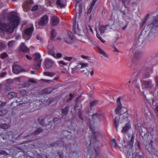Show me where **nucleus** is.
<instances>
[{
	"instance_id": "393cba45",
	"label": "nucleus",
	"mask_w": 158,
	"mask_h": 158,
	"mask_svg": "<svg viewBox=\"0 0 158 158\" xmlns=\"http://www.w3.org/2000/svg\"><path fill=\"white\" fill-rule=\"evenodd\" d=\"M69 107H66L62 110V113L63 115L67 114L68 113V109Z\"/></svg>"
},
{
	"instance_id": "a19ab883",
	"label": "nucleus",
	"mask_w": 158,
	"mask_h": 158,
	"mask_svg": "<svg viewBox=\"0 0 158 158\" xmlns=\"http://www.w3.org/2000/svg\"><path fill=\"white\" fill-rule=\"evenodd\" d=\"M75 94H70V98L69 99L67 100V102H69L71 101V100L74 97Z\"/></svg>"
},
{
	"instance_id": "3c124183",
	"label": "nucleus",
	"mask_w": 158,
	"mask_h": 158,
	"mask_svg": "<svg viewBox=\"0 0 158 158\" xmlns=\"http://www.w3.org/2000/svg\"><path fill=\"white\" fill-rule=\"evenodd\" d=\"M155 79L156 84L158 86V76H156Z\"/></svg>"
},
{
	"instance_id": "bf43d9fd",
	"label": "nucleus",
	"mask_w": 158,
	"mask_h": 158,
	"mask_svg": "<svg viewBox=\"0 0 158 158\" xmlns=\"http://www.w3.org/2000/svg\"><path fill=\"white\" fill-rule=\"evenodd\" d=\"M92 144H95V143H94V141L92 139H91L90 141V145L91 146Z\"/></svg>"
},
{
	"instance_id": "b1692460",
	"label": "nucleus",
	"mask_w": 158,
	"mask_h": 158,
	"mask_svg": "<svg viewBox=\"0 0 158 158\" xmlns=\"http://www.w3.org/2000/svg\"><path fill=\"white\" fill-rule=\"evenodd\" d=\"M56 4L60 7H63L65 6L64 3L62 2L60 0H57Z\"/></svg>"
},
{
	"instance_id": "412c9836",
	"label": "nucleus",
	"mask_w": 158,
	"mask_h": 158,
	"mask_svg": "<svg viewBox=\"0 0 158 158\" xmlns=\"http://www.w3.org/2000/svg\"><path fill=\"white\" fill-rule=\"evenodd\" d=\"M33 3V1L32 0H27V2H26V5H23L24 8H25L26 9H27L29 8L28 4H31ZM25 11H27V10H24Z\"/></svg>"
},
{
	"instance_id": "6e6d98bb",
	"label": "nucleus",
	"mask_w": 158,
	"mask_h": 158,
	"mask_svg": "<svg viewBox=\"0 0 158 158\" xmlns=\"http://www.w3.org/2000/svg\"><path fill=\"white\" fill-rule=\"evenodd\" d=\"M59 120V118H54L53 119V122H55L57 121H58Z\"/></svg>"
},
{
	"instance_id": "6ab92c4d",
	"label": "nucleus",
	"mask_w": 158,
	"mask_h": 158,
	"mask_svg": "<svg viewBox=\"0 0 158 158\" xmlns=\"http://www.w3.org/2000/svg\"><path fill=\"white\" fill-rule=\"evenodd\" d=\"M70 34H70L69 33H68V39L65 40L69 44L73 41L74 38V37L72 35V33L71 32H70Z\"/></svg>"
},
{
	"instance_id": "a18cd8bd",
	"label": "nucleus",
	"mask_w": 158,
	"mask_h": 158,
	"mask_svg": "<svg viewBox=\"0 0 158 158\" xmlns=\"http://www.w3.org/2000/svg\"><path fill=\"white\" fill-rule=\"evenodd\" d=\"M59 64L60 66H62L63 65H66V64L65 63L64 61L63 60L60 61L59 62Z\"/></svg>"
},
{
	"instance_id": "f257e3e1",
	"label": "nucleus",
	"mask_w": 158,
	"mask_h": 158,
	"mask_svg": "<svg viewBox=\"0 0 158 158\" xmlns=\"http://www.w3.org/2000/svg\"><path fill=\"white\" fill-rule=\"evenodd\" d=\"M9 23H2L0 20V33L6 32L8 34L13 32L15 28L19 24L20 20L19 17L15 13L12 12L9 13L7 17Z\"/></svg>"
},
{
	"instance_id": "f3484780",
	"label": "nucleus",
	"mask_w": 158,
	"mask_h": 158,
	"mask_svg": "<svg viewBox=\"0 0 158 158\" xmlns=\"http://www.w3.org/2000/svg\"><path fill=\"white\" fill-rule=\"evenodd\" d=\"M108 26V25L106 26H100L98 28V30L102 33L105 32L106 30L107 27Z\"/></svg>"
},
{
	"instance_id": "37998d69",
	"label": "nucleus",
	"mask_w": 158,
	"mask_h": 158,
	"mask_svg": "<svg viewBox=\"0 0 158 158\" xmlns=\"http://www.w3.org/2000/svg\"><path fill=\"white\" fill-rule=\"evenodd\" d=\"M64 59L68 61H70L72 59V57H64Z\"/></svg>"
},
{
	"instance_id": "bb28decb",
	"label": "nucleus",
	"mask_w": 158,
	"mask_h": 158,
	"mask_svg": "<svg viewBox=\"0 0 158 158\" xmlns=\"http://www.w3.org/2000/svg\"><path fill=\"white\" fill-rule=\"evenodd\" d=\"M52 91V89L51 88H48L47 89H44L43 91V93L44 94H50V93Z\"/></svg>"
},
{
	"instance_id": "6e6552de",
	"label": "nucleus",
	"mask_w": 158,
	"mask_h": 158,
	"mask_svg": "<svg viewBox=\"0 0 158 158\" xmlns=\"http://www.w3.org/2000/svg\"><path fill=\"white\" fill-rule=\"evenodd\" d=\"M33 31V28L32 27L26 29L24 31V34L23 35L24 38L26 40L29 39Z\"/></svg>"
},
{
	"instance_id": "09e8293b",
	"label": "nucleus",
	"mask_w": 158,
	"mask_h": 158,
	"mask_svg": "<svg viewBox=\"0 0 158 158\" xmlns=\"http://www.w3.org/2000/svg\"><path fill=\"white\" fill-rule=\"evenodd\" d=\"M150 75L149 73H147V74H144L143 75V77L144 78H148L149 77Z\"/></svg>"
},
{
	"instance_id": "ddd939ff",
	"label": "nucleus",
	"mask_w": 158,
	"mask_h": 158,
	"mask_svg": "<svg viewBox=\"0 0 158 158\" xmlns=\"http://www.w3.org/2000/svg\"><path fill=\"white\" fill-rule=\"evenodd\" d=\"M120 117L119 115H118L115 117L114 120V124L115 128L117 131H118V127L119 124L122 123L123 122L120 121Z\"/></svg>"
},
{
	"instance_id": "0eeeda50",
	"label": "nucleus",
	"mask_w": 158,
	"mask_h": 158,
	"mask_svg": "<svg viewBox=\"0 0 158 158\" xmlns=\"http://www.w3.org/2000/svg\"><path fill=\"white\" fill-rule=\"evenodd\" d=\"M49 21L48 17L47 15H45L42 17L40 21L38 22V24L40 26H44L46 25Z\"/></svg>"
},
{
	"instance_id": "1a4fd4ad",
	"label": "nucleus",
	"mask_w": 158,
	"mask_h": 158,
	"mask_svg": "<svg viewBox=\"0 0 158 158\" xmlns=\"http://www.w3.org/2000/svg\"><path fill=\"white\" fill-rule=\"evenodd\" d=\"M128 137L129 138L128 146L130 148H131L133 147L134 143L135 134L133 133L131 135H128Z\"/></svg>"
},
{
	"instance_id": "0e129e2a",
	"label": "nucleus",
	"mask_w": 158,
	"mask_h": 158,
	"mask_svg": "<svg viewBox=\"0 0 158 158\" xmlns=\"http://www.w3.org/2000/svg\"><path fill=\"white\" fill-rule=\"evenodd\" d=\"M44 81H46V82H49V81H51V80H44Z\"/></svg>"
},
{
	"instance_id": "4c0bfd02",
	"label": "nucleus",
	"mask_w": 158,
	"mask_h": 158,
	"mask_svg": "<svg viewBox=\"0 0 158 158\" xmlns=\"http://www.w3.org/2000/svg\"><path fill=\"white\" fill-rule=\"evenodd\" d=\"M97 103V102L95 100H93L92 102H91L90 104V106L92 107L94 105L96 104Z\"/></svg>"
},
{
	"instance_id": "774afa93",
	"label": "nucleus",
	"mask_w": 158,
	"mask_h": 158,
	"mask_svg": "<svg viewBox=\"0 0 158 158\" xmlns=\"http://www.w3.org/2000/svg\"><path fill=\"white\" fill-rule=\"evenodd\" d=\"M144 24H143V23H141L140 24V26L142 27L144 25Z\"/></svg>"
},
{
	"instance_id": "9d476101",
	"label": "nucleus",
	"mask_w": 158,
	"mask_h": 158,
	"mask_svg": "<svg viewBox=\"0 0 158 158\" xmlns=\"http://www.w3.org/2000/svg\"><path fill=\"white\" fill-rule=\"evenodd\" d=\"M60 19L57 16H54L51 17V23L53 26L57 25L60 22Z\"/></svg>"
},
{
	"instance_id": "8fccbe9b",
	"label": "nucleus",
	"mask_w": 158,
	"mask_h": 158,
	"mask_svg": "<svg viewBox=\"0 0 158 158\" xmlns=\"http://www.w3.org/2000/svg\"><path fill=\"white\" fill-rule=\"evenodd\" d=\"M20 93L22 94L23 95H25L26 94L27 91L25 90H22L20 91Z\"/></svg>"
},
{
	"instance_id": "c85d7f7f",
	"label": "nucleus",
	"mask_w": 158,
	"mask_h": 158,
	"mask_svg": "<svg viewBox=\"0 0 158 158\" xmlns=\"http://www.w3.org/2000/svg\"><path fill=\"white\" fill-rule=\"evenodd\" d=\"M48 53L49 54L52 55L53 57H55V54L54 50L52 49H50L48 50Z\"/></svg>"
},
{
	"instance_id": "79ce46f5",
	"label": "nucleus",
	"mask_w": 158,
	"mask_h": 158,
	"mask_svg": "<svg viewBox=\"0 0 158 158\" xmlns=\"http://www.w3.org/2000/svg\"><path fill=\"white\" fill-rule=\"evenodd\" d=\"M7 56V53L5 52H4L2 54L1 56V57L2 59H4Z\"/></svg>"
},
{
	"instance_id": "dca6fc26",
	"label": "nucleus",
	"mask_w": 158,
	"mask_h": 158,
	"mask_svg": "<svg viewBox=\"0 0 158 158\" xmlns=\"http://www.w3.org/2000/svg\"><path fill=\"white\" fill-rule=\"evenodd\" d=\"M22 71V68L19 65H15L13 67V71L15 74H17Z\"/></svg>"
},
{
	"instance_id": "58836bf2",
	"label": "nucleus",
	"mask_w": 158,
	"mask_h": 158,
	"mask_svg": "<svg viewBox=\"0 0 158 158\" xmlns=\"http://www.w3.org/2000/svg\"><path fill=\"white\" fill-rule=\"evenodd\" d=\"M112 144L114 147H117V145L115 139H113L112 140Z\"/></svg>"
},
{
	"instance_id": "7c9ffc66",
	"label": "nucleus",
	"mask_w": 158,
	"mask_h": 158,
	"mask_svg": "<svg viewBox=\"0 0 158 158\" xmlns=\"http://www.w3.org/2000/svg\"><path fill=\"white\" fill-rule=\"evenodd\" d=\"M44 74L45 76L51 77H52L54 75V74L53 73L48 72H44Z\"/></svg>"
},
{
	"instance_id": "7ed1b4c3",
	"label": "nucleus",
	"mask_w": 158,
	"mask_h": 158,
	"mask_svg": "<svg viewBox=\"0 0 158 158\" xmlns=\"http://www.w3.org/2000/svg\"><path fill=\"white\" fill-rule=\"evenodd\" d=\"M76 23H74L73 25V28L74 30V31L75 33H76L77 34H78L79 35H80V33L79 32V29H80V30L81 31V30H82L83 31H85L86 30L85 29H88V28H89L90 30L92 31L93 32V29L91 28V27L90 26H88V27H86L85 24L84 23L83 24V26H82V27H79V26L77 25V28H76Z\"/></svg>"
},
{
	"instance_id": "39448f33",
	"label": "nucleus",
	"mask_w": 158,
	"mask_h": 158,
	"mask_svg": "<svg viewBox=\"0 0 158 158\" xmlns=\"http://www.w3.org/2000/svg\"><path fill=\"white\" fill-rule=\"evenodd\" d=\"M33 57L36 64L35 66V68L37 69H39L41 66L42 60L40 59V55L38 53H36L34 54Z\"/></svg>"
},
{
	"instance_id": "69168bd1",
	"label": "nucleus",
	"mask_w": 158,
	"mask_h": 158,
	"mask_svg": "<svg viewBox=\"0 0 158 158\" xmlns=\"http://www.w3.org/2000/svg\"><path fill=\"white\" fill-rule=\"evenodd\" d=\"M82 57L83 58V59H85V58H87V57L86 56H83V55H82Z\"/></svg>"
},
{
	"instance_id": "a878e982",
	"label": "nucleus",
	"mask_w": 158,
	"mask_h": 158,
	"mask_svg": "<svg viewBox=\"0 0 158 158\" xmlns=\"http://www.w3.org/2000/svg\"><path fill=\"white\" fill-rule=\"evenodd\" d=\"M99 49V52L100 54L103 56H104L105 57H107V55L106 54L105 51L103 50L102 49L98 48Z\"/></svg>"
},
{
	"instance_id": "de8ad7c7",
	"label": "nucleus",
	"mask_w": 158,
	"mask_h": 158,
	"mask_svg": "<svg viewBox=\"0 0 158 158\" xmlns=\"http://www.w3.org/2000/svg\"><path fill=\"white\" fill-rule=\"evenodd\" d=\"M38 8V6L37 5L34 6L32 8V11H35L37 10Z\"/></svg>"
},
{
	"instance_id": "603ef678",
	"label": "nucleus",
	"mask_w": 158,
	"mask_h": 158,
	"mask_svg": "<svg viewBox=\"0 0 158 158\" xmlns=\"http://www.w3.org/2000/svg\"><path fill=\"white\" fill-rule=\"evenodd\" d=\"M37 39L38 40H42V38L41 36H40V35H38L36 37Z\"/></svg>"
},
{
	"instance_id": "f704fd0d",
	"label": "nucleus",
	"mask_w": 158,
	"mask_h": 158,
	"mask_svg": "<svg viewBox=\"0 0 158 158\" xmlns=\"http://www.w3.org/2000/svg\"><path fill=\"white\" fill-rule=\"evenodd\" d=\"M7 113V111L5 110H0V116L4 115Z\"/></svg>"
},
{
	"instance_id": "2f4dec72",
	"label": "nucleus",
	"mask_w": 158,
	"mask_h": 158,
	"mask_svg": "<svg viewBox=\"0 0 158 158\" xmlns=\"http://www.w3.org/2000/svg\"><path fill=\"white\" fill-rule=\"evenodd\" d=\"M56 33L54 29H52L51 33V38L52 39H54L56 36Z\"/></svg>"
},
{
	"instance_id": "423d86ee",
	"label": "nucleus",
	"mask_w": 158,
	"mask_h": 158,
	"mask_svg": "<svg viewBox=\"0 0 158 158\" xmlns=\"http://www.w3.org/2000/svg\"><path fill=\"white\" fill-rule=\"evenodd\" d=\"M119 107L120 108H118L117 110V111H118V112L116 111V109H115L116 113L117 114H118L120 113H124V114L123 115V116H125V117L123 119H125L128 118L129 116V115L127 113V108L125 107H122L121 106H119Z\"/></svg>"
},
{
	"instance_id": "ea45409f",
	"label": "nucleus",
	"mask_w": 158,
	"mask_h": 158,
	"mask_svg": "<svg viewBox=\"0 0 158 158\" xmlns=\"http://www.w3.org/2000/svg\"><path fill=\"white\" fill-rule=\"evenodd\" d=\"M96 36L97 37L98 39H99L102 43H104L105 42V41L102 39V38H101V37H100V35L98 33L97 34Z\"/></svg>"
},
{
	"instance_id": "9b49d317",
	"label": "nucleus",
	"mask_w": 158,
	"mask_h": 158,
	"mask_svg": "<svg viewBox=\"0 0 158 158\" xmlns=\"http://www.w3.org/2000/svg\"><path fill=\"white\" fill-rule=\"evenodd\" d=\"M131 125L129 122L126 123L121 130V132L123 134H125L126 132L131 128Z\"/></svg>"
},
{
	"instance_id": "c03bdc74",
	"label": "nucleus",
	"mask_w": 158,
	"mask_h": 158,
	"mask_svg": "<svg viewBox=\"0 0 158 158\" xmlns=\"http://www.w3.org/2000/svg\"><path fill=\"white\" fill-rule=\"evenodd\" d=\"M62 56V55L60 53H57L55 55V57H54L56 58H60Z\"/></svg>"
},
{
	"instance_id": "e2e57ef3",
	"label": "nucleus",
	"mask_w": 158,
	"mask_h": 158,
	"mask_svg": "<svg viewBox=\"0 0 158 158\" xmlns=\"http://www.w3.org/2000/svg\"><path fill=\"white\" fill-rule=\"evenodd\" d=\"M59 79V77H57L54 78L55 80L57 81Z\"/></svg>"
},
{
	"instance_id": "c756f323",
	"label": "nucleus",
	"mask_w": 158,
	"mask_h": 158,
	"mask_svg": "<svg viewBox=\"0 0 158 158\" xmlns=\"http://www.w3.org/2000/svg\"><path fill=\"white\" fill-rule=\"evenodd\" d=\"M148 151L152 155L154 154L153 153L154 152L155 149L152 148L151 147H150L149 148H147Z\"/></svg>"
},
{
	"instance_id": "473e14b6",
	"label": "nucleus",
	"mask_w": 158,
	"mask_h": 158,
	"mask_svg": "<svg viewBox=\"0 0 158 158\" xmlns=\"http://www.w3.org/2000/svg\"><path fill=\"white\" fill-rule=\"evenodd\" d=\"M15 41L14 40H12L8 43V45L9 47H12L15 44Z\"/></svg>"
},
{
	"instance_id": "864d4df0",
	"label": "nucleus",
	"mask_w": 158,
	"mask_h": 158,
	"mask_svg": "<svg viewBox=\"0 0 158 158\" xmlns=\"http://www.w3.org/2000/svg\"><path fill=\"white\" fill-rule=\"evenodd\" d=\"M6 74V73H2L0 75V77H4Z\"/></svg>"
},
{
	"instance_id": "f03ea898",
	"label": "nucleus",
	"mask_w": 158,
	"mask_h": 158,
	"mask_svg": "<svg viewBox=\"0 0 158 158\" xmlns=\"http://www.w3.org/2000/svg\"><path fill=\"white\" fill-rule=\"evenodd\" d=\"M101 114L99 112H97L92 115V118L93 121H91L90 122L89 128L90 130L92 132L91 139H95V138L99 135V133L98 132H95L94 127L96 125V121L98 120V117Z\"/></svg>"
},
{
	"instance_id": "cd10ccee",
	"label": "nucleus",
	"mask_w": 158,
	"mask_h": 158,
	"mask_svg": "<svg viewBox=\"0 0 158 158\" xmlns=\"http://www.w3.org/2000/svg\"><path fill=\"white\" fill-rule=\"evenodd\" d=\"M117 102L118 104V107L116 108V111L118 112V111H117V110L118 109V108H120L119 106H121L122 105L121 103L120 102V97L118 98L117 99Z\"/></svg>"
},
{
	"instance_id": "4468645a",
	"label": "nucleus",
	"mask_w": 158,
	"mask_h": 158,
	"mask_svg": "<svg viewBox=\"0 0 158 158\" xmlns=\"http://www.w3.org/2000/svg\"><path fill=\"white\" fill-rule=\"evenodd\" d=\"M53 61L47 58L45 60V65L47 68H51L53 65Z\"/></svg>"
},
{
	"instance_id": "20e7f679",
	"label": "nucleus",
	"mask_w": 158,
	"mask_h": 158,
	"mask_svg": "<svg viewBox=\"0 0 158 158\" xmlns=\"http://www.w3.org/2000/svg\"><path fill=\"white\" fill-rule=\"evenodd\" d=\"M147 27L151 29L152 31L158 30V18L150 21Z\"/></svg>"
},
{
	"instance_id": "49530a36",
	"label": "nucleus",
	"mask_w": 158,
	"mask_h": 158,
	"mask_svg": "<svg viewBox=\"0 0 158 158\" xmlns=\"http://www.w3.org/2000/svg\"><path fill=\"white\" fill-rule=\"evenodd\" d=\"M42 130L41 128H39L36 131L35 134V135H37L39 133L42 132Z\"/></svg>"
},
{
	"instance_id": "5701e85b",
	"label": "nucleus",
	"mask_w": 158,
	"mask_h": 158,
	"mask_svg": "<svg viewBox=\"0 0 158 158\" xmlns=\"http://www.w3.org/2000/svg\"><path fill=\"white\" fill-rule=\"evenodd\" d=\"M16 94L14 92H11L9 93L7 97L8 98L11 99L16 97Z\"/></svg>"
},
{
	"instance_id": "c9c22d12",
	"label": "nucleus",
	"mask_w": 158,
	"mask_h": 158,
	"mask_svg": "<svg viewBox=\"0 0 158 158\" xmlns=\"http://www.w3.org/2000/svg\"><path fill=\"white\" fill-rule=\"evenodd\" d=\"M6 46L5 44L3 43H0V50L4 49Z\"/></svg>"
},
{
	"instance_id": "a211bd4d",
	"label": "nucleus",
	"mask_w": 158,
	"mask_h": 158,
	"mask_svg": "<svg viewBox=\"0 0 158 158\" xmlns=\"http://www.w3.org/2000/svg\"><path fill=\"white\" fill-rule=\"evenodd\" d=\"M20 50L24 52H28L29 51V49L27 47L24 43H21L20 47Z\"/></svg>"
},
{
	"instance_id": "2eb2a0df",
	"label": "nucleus",
	"mask_w": 158,
	"mask_h": 158,
	"mask_svg": "<svg viewBox=\"0 0 158 158\" xmlns=\"http://www.w3.org/2000/svg\"><path fill=\"white\" fill-rule=\"evenodd\" d=\"M152 82V81H143V82L142 83V87L143 88H149L150 87H151Z\"/></svg>"
},
{
	"instance_id": "680f3d73",
	"label": "nucleus",
	"mask_w": 158,
	"mask_h": 158,
	"mask_svg": "<svg viewBox=\"0 0 158 158\" xmlns=\"http://www.w3.org/2000/svg\"><path fill=\"white\" fill-rule=\"evenodd\" d=\"M146 19L147 18H146V19H145V20H144L143 21L142 23H143V24H144L145 23H146Z\"/></svg>"
},
{
	"instance_id": "72a5a7b5",
	"label": "nucleus",
	"mask_w": 158,
	"mask_h": 158,
	"mask_svg": "<svg viewBox=\"0 0 158 158\" xmlns=\"http://www.w3.org/2000/svg\"><path fill=\"white\" fill-rule=\"evenodd\" d=\"M1 127L4 129L8 128L10 126L9 125L6 124H1Z\"/></svg>"
},
{
	"instance_id": "4be33fe9",
	"label": "nucleus",
	"mask_w": 158,
	"mask_h": 158,
	"mask_svg": "<svg viewBox=\"0 0 158 158\" xmlns=\"http://www.w3.org/2000/svg\"><path fill=\"white\" fill-rule=\"evenodd\" d=\"M123 22L122 21H119L118 24L119 26L123 29H124L127 27V25H124L123 24Z\"/></svg>"
},
{
	"instance_id": "052dcab7",
	"label": "nucleus",
	"mask_w": 158,
	"mask_h": 158,
	"mask_svg": "<svg viewBox=\"0 0 158 158\" xmlns=\"http://www.w3.org/2000/svg\"><path fill=\"white\" fill-rule=\"evenodd\" d=\"M94 74V71L93 70H92L90 72V75L91 76H92Z\"/></svg>"
},
{
	"instance_id": "4d7b16f0",
	"label": "nucleus",
	"mask_w": 158,
	"mask_h": 158,
	"mask_svg": "<svg viewBox=\"0 0 158 158\" xmlns=\"http://www.w3.org/2000/svg\"><path fill=\"white\" fill-rule=\"evenodd\" d=\"M26 57L27 59H28L29 60H31L32 59L31 57H30L28 55H26Z\"/></svg>"
},
{
	"instance_id": "5fc2aeb1",
	"label": "nucleus",
	"mask_w": 158,
	"mask_h": 158,
	"mask_svg": "<svg viewBox=\"0 0 158 158\" xmlns=\"http://www.w3.org/2000/svg\"><path fill=\"white\" fill-rule=\"evenodd\" d=\"M6 154V153L4 151H0V155L2 154V155H5V154Z\"/></svg>"
},
{
	"instance_id": "e433bc0d",
	"label": "nucleus",
	"mask_w": 158,
	"mask_h": 158,
	"mask_svg": "<svg viewBox=\"0 0 158 158\" xmlns=\"http://www.w3.org/2000/svg\"><path fill=\"white\" fill-rule=\"evenodd\" d=\"M132 84L134 87H135L136 88H138L139 89V85H138V84H137V83H136L135 81H133L132 82Z\"/></svg>"
},
{
	"instance_id": "aec40b11",
	"label": "nucleus",
	"mask_w": 158,
	"mask_h": 158,
	"mask_svg": "<svg viewBox=\"0 0 158 158\" xmlns=\"http://www.w3.org/2000/svg\"><path fill=\"white\" fill-rule=\"evenodd\" d=\"M97 0H93L90 7L88 10V13H90L92 10L93 6L96 3Z\"/></svg>"
},
{
	"instance_id": "13d9d810",
	"label": "nucleus",
	"mask_w": 158,
	"mask_h": 158,
	"mask_svg": "<svg viewBox=\"0 0 158 158\" xmlns=\"http://www.w3.org/2000/svg\"><path fill=\"white\" fill-rule=\"evenodd\" d=\"M29 81L33 82H36V81L34 79H30Z\"/></svg>"
},
{
	"instance_id": "338daca9",
	"label": "nucleus",
	"mask_w": 158,
	"mask_h": 158,
	"mask_svg": "<svg viewBox=\"0 0 158 158\" xmlns=\"http://www.w3.org/2000/svg\"><path fill=\"white\" fill-rule=\"evenodd\" d=\"M144 24H143V23H141L140 24V26L142 27L144 25Z\"/></svg>"
},
{
	"instance_id": "f8f14e48",
	"label": "nucleus",
	"mask_w": 158,
	"mask_h": 158,
	"mask_svg": "<svg viewBox=\"0 0 158 158\" xmlns=\"http://www.w3.org/2000/svg\"><path fill=\"white\" fill-rule=\"evenodd\" d=\"M88 66L87 64L86 63H81L77 64L76 66V67L78 69H81V71L84 72L85 69L86 70V68Z\"/></svg>"
}]
</instances>
